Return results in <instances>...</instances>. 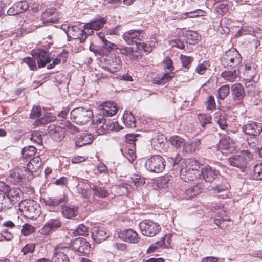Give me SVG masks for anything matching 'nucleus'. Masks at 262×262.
I'll list each match as a JSON object with an SVG mask.
<instances>
[{"instance_id":"412c9836","label":"nucleus","mask_w":262,"mask_h":262,"mask_svg":"<svg viewBox=\"0 0 262 262\" xmlns=\"http://www.w3.org/2000/svg\"><path fill=\"white\" fill-rule=\"evenodd\" d=\"M61 223L59 219H53L49 220L41 229V233L43 235H49L60 228Z\"/></svg>"},{"instance_id":"13d9d810","label":"nucleus","mask_w":262,"mask_h":262,"mask_svg":"<svg viewBox=\"0 0 262 262\" xmlns=\"http://www.w3.org/2000/svg\"><path fill=\"white\" fill-rule=\"evenodd\" d=\"M209 67V64L208 61H203L202 63L198 64L195 68V71L199 74L202 75L204 74Z\"/></svg>"},{"instance_id":"ddd939ff","label":"nucleus","mask_w":262,"mask_h":262,"mask_svg":"<svg viewBox=\"0 0 262 262\" xmlns=\"http://www.w3.org/2000/svg\"><path fill=\"white\" fill-rule=\"evenodd\" d=\"M70 248L79 253L86 255L91 251V246L86 240L83 238H76L72 242Z\"/></svg>"},{"instance_id":"9d476101","label":"nucleus","mask_w":262,"mask_h":262,"mask_svg":"<svg viewBox=\"0 0 262 262\" xmlns=\"http://www.w3.org/2000/svg\"><path fill=\"white\" fill-rule=\"evenodd\" d=\"M107 22V19L102 17H97L91 21L85 23L83 28L85 29L86 36L94 34V31H98L103 27Z\"/></svg>"},{"instance_id":"c9c22d12","label":"nucleus","mask_w":262,"mask_h":262,"mask_svg":"<svg viewBox=\"0 0 262 262\" xmlns=\"http://www.w3.org/2000/svg\"><path fill=\"white\" fill-rule=\"evenodd\" d=\"M238 71L236 69L233 70H225L221 74L222 77L228 82L234 81L237 77Z\"/></svg>"},{"instance_id":"774afa93","label":"nucleus","mask_w":262,"mask_h":262,"mask_svg":"<svg viewBox=\"0 0 262 262\" xmlns=\"http://www.w3.org/2000/svg\"><path fill=\"white\" fill-rule=\"evenodd\" d=\"M132 182L134 183L136 187L142 186L145 184L144 180L139 176H136L134 178H132Z\"/></svg>"},{"instance_id":"c756f323","label":"nucleus","mask_w":262,"mask_h":262,"mask_svg":"<svg viewBox=\"0 0 262 262\" xmlns=\"http://www.w3.org/2000/svg\"><path fill=\"white\" fill-rule=\"evenodd\" d=\"M243 74V79L246 82L252 81L256 75L255 66L253 64H251L250 65L246 64Z\"/></svg>"},{"instance_id":"f3484780","label":"nucleus","mask_w":262,"mask_h":262,"mask_svg":"<svg viewBox=\"0 0 262 262\" xmlns=\"http://www.w3.org/2000/svg\"><path fill=\"white\" fill-rule=\"evenodd\" d=\"M67 36L74 39H78L81 43L84 42L87 38L85 29H80L75 26H71L69 29Z\"/></svg>"},{"instance_id":"ea45409f","label":"nucleus","mask_w":262,"mask_h":262,"mask_svg":"<svg viewBox=\"0 0 262 262\" xmlns=\"http://www.w3.org/2000/svg\"><path fill=\"white\" fill-rule=\"evenodd\" d=\"M96 35L101 40L102 43H103V47L107 49L110 50H115L117 49V47L114 43H113L105 38L104 34L102 32L97 33Z\"/></svg>"},{"instance_id":"a18cd8bd","label":"nucleus","mask_w":262,"mask_h":262,"mask_svg":"<svg viewBox=\"0 0 262 262\" xmlns=\"http://www.w3.org/2000/svg\"><path fill=\"white\" fill-rule=\"evenodd\" d=\"M184 139L179 136L171 137L169 139L170 144L176 148H181L184 144Z\"/></svg>"},{"instance_id":"bb28decb","label":"nucleus","mask_w":262,"mask_h":262,"mask_svg":"<svg viewBox=\"0 0 262 262\" xmlns=\"http://www.w3.org/2000/svg\"><path fill=\"white\" fill-rule=\"evenodd\" d=\"M231 94L233 100L241 101L245 96V92L243 85L239 83H235L231 88Z\"/></svg>"},{"instance_id":"423d86ee","label":"nucleus","mask_w":262,"mask_h":262,"mask_svg":"<svg viewBox=\"0 0 262 262\" xmlns=\"http://www.w3.org/2000/svg\"><path fill=\"white\" fill-rule=\"evenodd\" d=\"M242 61V57L235 48H231L227 51L221 58V62L224 67H235Z\"/></svg>"},{"instance_id":"a19ab883","label":"nucleus","mask_w":262,"mask_h":262,"mask_svg":"<svg viewBox=\"0 0 262 262\" xmlns=\"http://www.w3.org/2000/svg\"><path fill=\"white\" fill-rule=\"evenodd\" d=\"M56 120V117L51 115L50 113H47L45 114V117L39 119H36L34 123V124L36 126L40 124H45L49 122H53Z\"/></svg>"},{"instance_id":"f257e3e1","label":"nucleus","mask_w":262,"mask_h":262,"mask_svg":"<svg viewBox=\"0 0 262 262\" xmlns=\"http://www.w3.org/2000/svg\"><path fill=\"white\" fill-rule=\"evenodd\" d=\"M146 34L142 30H130L125 32L123 37L128 45H136L135 47H126L120 49L122 54L128 56L130 59L136 60L140 58L143 53H150L152 48L147 43L142 42L146 39Z\"/></svg>"},{"instance_id":"79ce46f5","label":"nucleus","mask_w":262,"mask_h":262,"mask_svg":"<svg viewBox=\"0 0 262 262\" xmlns=\"http://www.w3.org/2000/svg\"><path fill=\"white\" fill-rule=\"evenodd\" d=\"M30 140L36 146L40 147L42 146V137L40 132L34 131L32 133Z\"/></svg>"},{"instance_id":"393cba45","label":"nucleus","mask_w":262,"mask_h":262,"mask_svg":"<svg viewBox=\"0 0 262 262\" xmlns=\"http://www.w3.org/2000/svg\"><path fill=\"white\" fill-rule=\"evenodd\" d=\"M93 186L90 188H84L82 185L79 184L76 187L77 192L81 195V197L85 199V201L92 203L94 199V190L92 189Z\"/></svg>"},{"instance_id":"2f4dec72","label":"nucleus","mask_w":262,"mask_h":262,"mask_svg":"<svg viewBox=\"0 0 262 262\" xmlns=\"http://www.w3.org/2000/svg\"><path fill=\"white\" fill-rule=\"evenodd\" d=\"M122 152L123 156L126 157L130 163H132L136 159L135 145L133 143L127 144L125 147L124 150H122Z\"/></svg>"},{"instance_id":"49530a36","label":"nucleus","mask_w":262,"mask_h":262,"mask_svg":"<svg viewBox=\"0 0 262 262\" xmlns=\"http://www.w3.org/2000/svg\"><path fill=\"white\" fill-rule=\"evenodd\" d=\"M217 97L219 99L224 100L227 97L230 92V86L229 85H224L218 89Z\"/></svg>"},{"instance_id":"72a5a7b5","label":"nucleus","mask_w":262,"mask_h":262,"mask_svg":"<svg viewBox=\"0 0 262 262\" xmlns=\"http://www.w3.org/2000/svg\"><path fill=\"white\" fill-rule=\"evenodd\" d=\"M246 86L247 89V93L250 96L255 97L259 95L260 89L256 82L252 81L246 82Z\"/></svg>"},{"instance_id":"a878e982","label":"nucleus","mask_w":262,"mask_h":262,"mask_svg":"<svg viewBox=\"0 0 262 262\" xmlns=\"http://www.w3.org/2000/svg\"><path fill=\"white\" fill-rule=\"evenodd\" d=\"M201 173L203 179L206 182H213L219 174V171L211 168L209 166H206L201 169Z\"/></svg>"},{"instance_id":"4d7b16f0","label":"nucleus","mask_w":262,"mask_h":262,"mask_svg":"<svg viewBox=\"0 0 262 262\" xmlns=\"http://www.w3.org/2000/svg\"><path fill=\"white\" fill-rule=\"evenodd\" d=\"M171 239V235H165L161 240L158 241V244H159L160 247L162 248H168L170 244Z\"/></svg>"},{"instance_id":"37998d69","label":"nucleus","mask_w":262,"mask_h":262,"mask_svg":"<svg viewBox=\"0 0 262 262\" xmlns=\"http://www.w3.org/2000/svg\"><path fill=\"white\" fill-rule=\"evenodd\" d=\"M173 77V73H166L161 77L155 79L154 82L155 84L159 85L165 84L166 82L170 81Z\"/></svg>"},{"instance_id":"39448f33","label":"nucleus","mask_w":262,"mask_h":262,"mask_svg":"<svg viewBox=\"0 0 262 262\" xmlns=\"http://www.w3.org/2000/svg\"><path fill=\"white\" fill-rule=\"evenodd\" d=\"M252 155L248 150H244L239 155L232 156L227 160L228 163L233 167L238 168L241 171L244 172L248 162L251 158Z\"/></svg>"},{"instance_id":"6e6d98bb","label":"nucleus","mask_w":262,"mask_h":262,"mask_svg":"<svg viewBox=\"0 0 262 262\" xmlns=\"http://www.w3.org/2000/svg\"><path fill=\"white\" fill-rule=\"evenodd\" d=\"M34 231V227L29 224H25L22 227L21 233L25 236H27Z\"/></svg>"},{"instance_id":"f8f14e48","label":"nucleus","mask_w":262,"mask_h":262,"mask_svg":"<svg viewBox=\"0 0 262 262\" xmlns=\"http://www.w3.org/2000/svg\"><path fill=\"white\" fill-rule=\"evenodd\" d=\"M28 173L26 167L21 166L11 170L8 180L14 185L20 184L23 179H27Z\"/></svg>"},{"instance_id":"6ab92c4d","label":"nucleus","mask_w":262,"mask_h":262,"mask_svg":"<svg viewBox=\"0 0 262 262\" xmlns=\"http://www.w3.org/2000/svg\"><path fill=\"white\" fill-rule=\"evenodd\" d=\"M67 201L66 196L57 197H47L43 199L45 205L50 210L55 211L58 208L59 204Z\"/></svg>"},{"instance_id":"f03ea898","label":"nucleus","mask_w":262,"mask_h":262,"mask_svg":"<svg viewBox=\"0 0 262 262\" xmlns=\"http://www.w3.org/2000/svg\"><path fill=\"white\" fill-rule=\"evenodd\" d=\"M93 125L99 135H103L106 132L119 131L122 129L117 122L107 120L101 115H97L92 121Z\"/></svg>"},{"instance_id":"6e6552de","label":"nucleus","mask_w":262,"mask_h":262,"mask_svg":"<svg viewBox=\"0 0 262 262\" xmlns=\"http://www.w3.org/2000/svg\"><path fill=\"white\" fill-rule=\"evenodd\" d=\"M70 246L69 244H59L56 246L52 256L53 262H70L69 254Z\"/></svg>"},{"instance_id":"2eb2a0df","label":"nucleus","mask_w":262,"mask_h":262,"mask_svg":"<svg viewBox=\"0 0 262 262\" xmlns=\"http://www.w3.org/2000/svg\"><path fill=\"white\" fill-rule=\"evenodd\" d=\"M32 55L36 58L39 68L44 67L51 61L49 53L43 50L38 49L32 51Z\"/></svg>"},{"instance_id":"473e14b6","label":"nucleus","mask_w":262,"mask_h":262,"mask_svg":"<svg viewBox=\"0 0 262 262\" xmlns=\"http://www.w3.org/2000/svg\"><path fill=\"white\" fill-rule=\"evenodd\" d=\"M203 187L202 184H198L188 188L185 191V198L186 199H191L201 193L203 190Z\"/></svg>"},{"instance_id":"7c9ffc66","label":"nucleus","mask_w":262,"mask_h":262,"mask_svg":"<svg viewBox=\"0 0 262 262\" xmlns=\"http://www.w3.org/2000/svg\"><path fill=\"white\" fill-rule=\"evenodd\" d=\"M55 11L56 9L54 8L47 9L42 14L41 19L43 23L45 24L56 22L58 18L55 17H53L55 14Z\"/></svg>"},{"instance_id":"dca6fc26","label":"nucleus","mask_w":262,"mask_h":262,"mask_svg":"<svg viewBox=\"0 0 262 262\" xmlns=\"http://www.w3.org/2000/svg\"><path fill=\"white\" fill-rule=\"evenodd\" d=\"M30 161L27 164L26 169L28 173L27 179L31 180L33 178V173L36 172L42 165V161L39 156L30 158Z\"/></svg>"},{"instance_id":"20e7f679","label":"nucleus","mask_w":262,"mask_h":262,"mask_svg":"<svg viewBox=\"0 0 262 262\" xmlns=\"http://www.w3.org/2000/svg\"><path fill=\"white\" fill-rule=\"evenodd\" d=\"M70 115L73 122L78 124H84L91 120L93 113L90 109L77 107L71 112Z\"/></svg>"},{"instance_id":"09e8293b","label":"nucleus","mask_w":262,"mask_h":262,"mask_svg":"<svg viewBox=\"0 0 262 262\" xmlns=\"http://www.w3.org/2000/svg\"><path fill=\"white\" fill-rule=\"evenodd\" d=\"M198 120L202 127H205L206 125L211 123V117L209 114H199Z\"/></svg>"},{"instance_id":"680f3d73","label":"nucleus","mask_w":262,"mask_h":262,"mask_svg":"<svg viewBox=\"0 0 262 262\" xmlns=\"http://www.w3.org/2000/svg\"><path fill=\"white\" fill-rule=\"evenodd\" d=\"M76 232L79 235L86 236L88 233V227L84 224H81L78 226L76 230L74 231V233Z\"/></svg>"},{"instance_id":"5fc2aeb1","label":"nucleus","mask_w":262,"mask_h":262,"mask_svg":"<svg viewBox=\"0 0 262 262\" xmlns=\"http://www.w3.org/2000/svg\"><path fill=\"white\" fill-rule=\"evenodd\" d=\"M254 178L257 180H262V163L257 164L253 168Z\"/></svg>"},{"instance_id":"a211bd4d","label":"nucleus","mask_w":262,"mask_h":262,"mask_svg":"<svg viewBox=\"0 0 262 262\" xmlns=\"http://www.w3.org/2000/svg\"><path fill=\"white\" fill-rule=\"evenodd\" d=\"M242 130L250 136H258L262 132V123L251 122L243 126Z\"/></svg>"},{"instance_id":"052dcab7","label":"nucleus","mask_w":262,"mask_h":262,"mask_svg":"<svg viewBox=\"0 0 262 262\" xmlns=\"http://www.w3.org/2000/svg\"><path fill=\"white\" fill-rule=\"evenodd\" d=\"M183 67L188 69L189 66L193 60V58L190 56H187L182 55L180 57Z\"/></svg>"},{"instance_id":"1a4fd4ad","label":"nucleus","mask_w":262,"mask_h":262,"mask_svg":"<svg viewBox=\"0 0 262 262\" xmlns=\"http://www.w3.org/2000/svg\"><path fill=\"white\" fill-rule=\"evenodd\" d=\"M139 226L141 233L149 237H154L161 230L160 225L151 220H144L140 223Z\"/></svg>"},{"instance_id":"8fccbe9b","label":"nucleus","mask_w":262,"mask_h":262,"mask_svg":"<svg viewBox=\"0 0 262 262\" xmlns=\"http://www.w3.org/2000/svg\"><path fill=\"white\" fill-rule=\"evenodd\" d=\"M229 140V139H227V138L221 139L217 145L218 149L220 150L221 151L223 150H229L230 148Z\"/></svg>"},{"instance_id":"bf43d9fd","label":"nucleus","mask_w":262,"mask_h":262,"mask_svg":"<svg viewBox=\"0 0 262 262\" xmlns=\"http://www.w3.org/2000/svg\"><path fill=\"white\" fill-rule=\"evenodd\" d=\"M35 248V244H27L22 248L21 252L23 253L24 255H27L29 253H32L34 252Z\"/></svg>"},{"instance_id":"e2e57ef3","label":"nucleus","mask_w":262,"mask_h":262,"mask_svg":"<svg viewBox=\"0 0 262 262\" xmlns=\"http://www.w3.org/2000/svg\"><path fill=\"white\" fill-rule=\"evenodd\" d=\"M169 45L172 47H176L181 49L185 48L184 42L180 39H176L169 41Z\"/></svg>"},{"instance_id":"de8ad7c7","label":"nucleus","mask_w":262,"mask_h":262,"mask_svg":"<svg viewBox=\"0 0 262 262\" xmlns=\"http://www.w3.org/2000/svg\"><path fill=\"white\" fill-rule=\"evenodd\" d=\"M230 187L229 183L226 182H222L219 185L212 187V190L214 193H218L227 190Z\"/></svg>"},{"instance_id":"603ef678","label":"nucleus","mask_w":262,"mask_h":262,"mask_svg":"<svg viewBox=\"0 0 262 262\" xmlns=\"http://www.w3.org/2000/svg\"><path fill=\"white\" fill-rule=\"evenodd\" d=\"M36 58L33 56L32 57H26L23 59V62L26 63L31 70L35 71L37 69L36 65Z\"/></svg>"},{"instance_id":"3c124183","label":"nucleus","mask_w":262,"mask_h":262,"mask_svg":"<svg viewBox=\"0 0 262 262\" xmlns=\"http://www.w3.org/2000/svg\"><path fill=\"white\" fill-rule=\"evenodd\" d=\"M14 8H16V13L20 14L28 9V4L25 1H20L14 4Z\"/></svg>"},{"instance_id":"c03bdc74","label":"nucleus","mask_w":262,"mask_h":262,"mask_svg":"<svg viewBox=\"0 0 262 262\" xmlns=\"http://www.w3.org/2000/svg\"><path fill=\"white\" fill-rule=\"evenodd\" d=\"M203 11L198 9L194 11L184 13L179 15V18L181 19H185L187 18H194L199 16H202L203 14Z\"/></svg>"},{"instance_id":"0e129e2a","label":"nucleus","mask_w":262,"mask_h":262,"mask_svg":"<svg viewBox=\"0 0 262 262\" xmlns=\"http://www.w3.org/2000/svg\"><path fill=\"white\" fill-rule=\"evenodd\" d=\"M182 148L183 151L185 153H190L194 151L193 144L190 141L186 142L184 140V144H183Z\"/></svg>"},{"instance_id":"cd10ccee","label":"nucleus","mask_w":262,"mask_h":262,"mask_svg":"<svg viewBox=\"0 0 262 262\" xmlns=\"http://www.w3.org/2000/svg\"><path fill=\"white\" fill-rule=\"evenodd\" d=\"M13 199L4 192H0V211H5L12 208L14 205Z\"/></svg>"},{"instance_id":"69168bd1","label":"nucleus","mask_w":262,"mask_h":262,"mask_svg":"<svg viewBox=\"0 0 262 262\" xmlns=\"http://www.w3.org/2000/svg\"><path fill=\"white\" fill-rule=\"evenodd\" d=\"M41 115V108L38 106L33 107L30 113V117L32 119L38 118Z\"/></svg>"},{"instance_id":"7ed1b4c3","label":"nucleus","mask_w":262,"mask_h":262,"mask_svg":"<svg viewBox=\"0 0 262 262\" xmlns=\"http://www.w3.org/2000/svg\"><path fill=\"white\" fill-rule=\"evenodd\" d=\"M18 209L25 217L36 219L40 214L38 205L32 200H25L18 204Z\"/></svg>"},{"instance_id":"c85d7f7f","label":"nucleus","mask_w":262,"mask_h":262,"mask_svg":"<svg viewBox=\"0 0 262 262\" xmlns=\"http://www.w3.org/2000/svg\"><path fill=\"white\" fill-rule=\"evenodd\" d=\"M93 137L91 134H81L76 137L75 143L76 146L81 147L92 142Z\"/></svg>"},{"instance_id":"9b49d317","label":"nucleus","mask_w":262,"mask_h":262,"mask_svg":"<svg viewBox=\"0 0 262 262\" xmlns=\"http://www.w3.org/2000/svg\"><path fill=\"white\" fill-rule=\"evenodd\" d=\"M106 66L103 68L110 73H114L122 67V61L119 56L115 54L108 56L106 60Z\"/></svg>"},{"instance_id":"b1692460","label":"nucleus","mask_w":262,"mask_h":262,"mask_svg":"<svg viewBox=\"0 0 262 262\" xmlns=\"http://www.w3.org/2000/svg\"><path fill=\"white\" fill-rule=\"evenodd\" d=\"M120 239L128 243H136L139 242V237L137 232L132 229H128L119 233Z\"/></svg>"},{"instance_id":"338daca9","label":"nucleus","mask_w":262,"mask_h":262,"mask_svg":"<svg viewBox=\"0 0 262 262\" xmlns=\"http://www.w3.org/2000/svg\"><path fill=\"white\" fill-rule=\"evenodd\" d=\"M119 190L121 191L120 195H126L128 194L130 189V185L126 183L122 184L118 187Z\"/></svg>"},{"instance_id":"5701e85b","label":"nucleus","mask_w":262,"mask_h":262,"mask_svg":"<svg viewBox=\"0 0 262 262\" xmlns=\"http://www.w3.org/2000/svg\"><path fill=\"white\" fill-rule=\"evenodd\" d=\"M61 212L64 217L72 219L78 214V207L72 204L61 205Z\"/></svg>"},{"instance_id":"e433bc0d","label":"nucleus","mask_w":262,"mask_h":262,"mask_svg":"<svg viewBox=\"0 0 262 262\" xmlns=\"http://www.w3.org/2000/svg\"><path fill=\"white\" fill-rule=\"evenodd\" d=\"M36 151V148L33 145H30L27 147H25L22 149V155L26 161L30 159V158L34 157Z\"/></svg>"},{"instance_id":"4c0bfd02","label":"nucleus","mask_w":262,"mask_h":262,"mask_svg":"<svg viewBox=\"0 0 262 262\" xmlns=\"http://www.w3.org/2000/svg\"><path fill=\"white\" fill-rule=\"evenodd\" d=\"M215 120L217 122L220 127L222 130H226L228 127L227 118L224 113H216L215 117Z\"/></svg>"},{"instance_id":"0eeeda50","label":"nucleus","mask_w":262,"mask_h":262,"mask_svg":"<svg viewBox=\"0 0 262 262\" xmlns=\"http://www.w3.org/2000/svg\"><path fill=\"white\" fill-rule=\"evenodd\" d=\"M146 169L155 173L161 172L165 167V161L159 155H156L148 158L145 162Z\"/></svg>"},{"instance_id":"f704fd0d","label":"nucleus","mask_w":262,"mask_h":262,"mask_svg":"<svg viewBox=\"0 0 262 262\" xmlns=\"http://www.w3.org/2000/svg\"><path fill=\"white\" fill-rule=\"evenodd\" d=\"M123 123L128 128H134L136 127V119L133 114L130 112H126L123 116Z\"/></svg>"},{"instance_id":"4be33fe9","label":"nucleus","mask_w":262,"mask_h":262,"mask_svg":"<svg viewBox=\"0 0 262 262\" xmlns=\"http://www.w3.org/2000/svg\"><path fill=\"white\" fill-rule=\"evenodd\" d=\"M93 241L98 244L106 240L108 236L105 229L102 227H94L91 230Z\"/></svg>"},{"instance_id":"58836bf2","label":"nucleus","mask_w":262,"mask_h":262,"mask_svg":"<svg viewBox=\"0 0 262 262\" xmlns=\"http://www.w3.org/2000/svg\"><path fill=\"white\" fill-rule=\"evenodd\" d=\"M92 189L94 190L95 196L99 198H106L110 194L108 190L105 189L104 187L93 185Z\"/></svg>"},{"instance_id":"aec40b11","label":"nucleus","mask_w":262,"mask_h":262,"mask_svg":"<svg viewBox=\"0 0 262 262\" xmlns=\"http://www.w3.org/2000/svg\"><path fill=\"white\" fill-rule=\"evenodd\" d=\"M50 137L55 141H61L65 136L64 129L59 126L51 125L48 127Z\"/></svg>"},{"instance_id":"4468645a","label":"nucleus","mask_w":262,"mask_h":262,"mask_svg":"<svg viewBox=\"0 0 262 262\" xmlns=\"http://www.w3.org/2000/svg\"><path fill=\"white\" fill-rule=\"evenodd\" d=\"M100 113L97 115L105 117H111L115 115L118 111V107L113 102L106 101L102 103L100 107Z\"/></svg>"},{"instance_id":"864d4df0","label":"nucleus","mask_w":262,"mask_h":262,"mask_svg":"<svg viewBox=\"0 0 262 262\" xmlns=\"http://www.w3.org/2000/svg\"><path fill=\"white\" fill-rule=\"evenodd\" d=\"M230 222V219L221 218V219H215L214 220V223L217 226H219L220 228L222 229H226L227 227L229 226L228 224Z\"/></svg>"}]
</instances>
